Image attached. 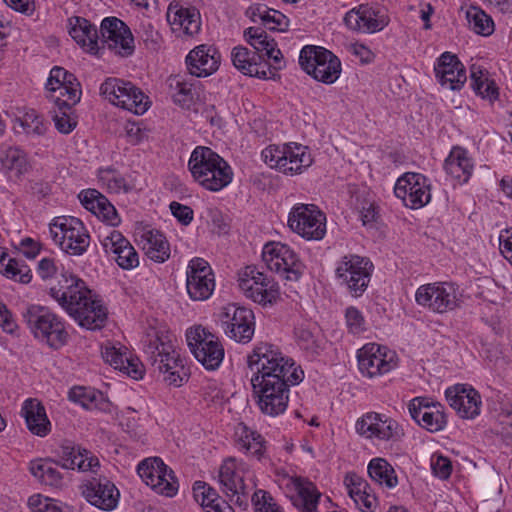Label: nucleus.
Listing matches in <instances>:
<instances>
[{
    "label": "nucleus",
    "instance_id": "473e14b6",
    "mask_svg": "<svg viewBox=\"0 0 512 512\" xmlns=\"http://www.w3.org/2000/svg\"><path fill=\"white\" fill-rule=\"evenodd\" d=\"M78 199L86 210L102 222L110 226H117L120 223L121 220L115 207L98 190L92 188L84 189L78 194Z\"/></svg>",
    "mask_w": 512,
    "mask_h": 512
},
{
    "label": "nucleus",
    "instance_id": "9b49d317",
    "mask_svg": "<svg viewBox=\"0 0 512 512\" xmlns=\"http://www.w3.org/2000/svg\"><path fill=\"white\" fill-rule=\"evenodd\" d=\"M218 322L224 334L237 343L247 344L254 337L255 314L248 307L229 303L220 309Z\"/></svg>",
    "mask_w": 512,
    "mask_h": 512
},
{
    "label": "nucleus",
    "instance_id": "603ef678",
    "mask_svg": "<svg viewBox=\"0 0 512 512\" xmlns=\"http://www.w3.org/2000/svg\"><path fill=\"white\" fill-rule=\"evenodd\" d=\"M179 487V480L175 472L167 465V471L164 472V469H161L159 478H155L151 490L157 495L173 498L178 494Z\"/></svg>",
    "mask_w": 512,
    "mask_h": 512
},
{
    "label": "nucleus",
    "instance_id": "13d9d810",
    "mask_svg": "<svg viewBox=\"0 0 512 512\" xmlns=\"http://www.w3.org/2000/svg\"><path fill=\"white\" fill-rule=\"evenodd\" d=\"M98 180L110 192L119 193L127 190L125 179L120 177L114 169H99Z\"/></svg>",
    "mask_w": 512,
    "mask_h": 512
},
{
    "label": "nucleus",
    "instance_id": "1a4fd4ad",
    "mask_svg": "<svg viewBox=\"0 0 512 512\" xmlns=\"http://www.w3.org/2000/svg\"><path fill=\"white\" fill-rule=\"evenodd\" d=\"M263 161L284 174H299L312 164L308 147L298 143L269 145L261 153Z\"/></svg>",
    "mask_w": 512,
    "mask_h": 512
},
{
    "label": "nucleus",
    "instance_id": "0eeeda50",
    "mask_svg": "<svg viewBox=\"0 0 512 512\" xmlns=\"http://www.w3.org/2000/svg\"><path fill=\"white\" fill-rule=\"evenodd\" d=\"M49 233L53 244L69 256H82L90 246L88 229L73 216L55 217L49 224Z\"/></svg>",
    "mask_w": 512,
    "mask_h": 512
},
{
    "label": "nucleus",
    "instance_id": "c9c22d12",
    "mask_svg": "<svg viewBox=\"0 0 512 512\" xmlns=\"http://www.w3.org/2000/svg\"><path fill=\"white\" fill-rule=\"evenodd\" d=\"M344 485L350 498L361 512H375L378 499L368 482L355 472H348Z\"/></svg>",
    "mask_w": 512,
    "mask_h": 512
},
{
    "label": "nucleus",
    "instance_id": "dca6fc26",
    "mask_svg": "<svg viewBox=\"0 0 512 512\" xmlns=\"http://www.w3.org/2000/svg\"><path fill=\"white\" fill-rule=\"evenodd\" d=\"M262 259L270 271L289 281H297L303 272L298 255L287 244L269 242L262 249Z\"/></svg>",
    "mask_w": 512,
    "mask_h": 512
},
{
    "label": "nucleus",
    "instance_id": "7ed1b4c3",
    "mask_svg": "<svg viewBox=\"0 0 512 512\" xmlns=\"http://www.w3.org/2000/svg\"><path fill=\"white\" fill-rule=\"evenodd\" d=\"M247 365L252 373L250 380H259L261 383L278 381L299 384L304 379V371L300 366L283 354L278 346L267 342L254 346L247 356Z\"/></svg>",
    "mask_w": 512,
    "mask_h": 512
},
{
    "label": "nucleus",
    "instance_id": "4c0bfd02",
    "mask_svg": "<svg viewBox=\"0 0 512 512\" xmlns=\"http://www.w3.org/2000/svg\"><path fill=\"white\" fill-rule=\"evenodd\" d=\"M69 34L85 52L91 55L100 54L101 45L98 40V30L87 19L82 17L70 18Z\"/></svg>",
    "mask_w": 512,
    "mask_h": 512
},
{
    "label": "nucleus",
    "instance_id": "8fccbe9b",
    "mask_svg": "<svg viewBox=\"0 0 512 512\" xmlns=\"http://www.w3.org/2000/svg\"><path fill=\"white\" fill-rule=\"evenodd\" d=\"M102 96L112 105L126 109L128 101V86L124 80L108 78L100 86Z\"/></svg>",
    "mask_w": 512,
    "mask_h": 512
},
{
    "label": "nucleus",
    "instance_id": "6e6d98bb",
    "mask_svg": "<svg viewBox=\"0 0 512 512\" xmlns=\"http://www.w3.org/2000/svg\"><path fill=\"white\" fill-rule=\"evenodd\" d=\"M18 121L23 131L31 137L43 136L49 127V123L35 110L27 111Z\"/></svg>",
    "mask_w": 512,
    "mask_h": 512
},
{
    "label": "nucleus",
    "instance_id": "ddd939ff",
    "mask_svg": "<svg viewBox=\"0 0 512 512\" xmlns=\"http://www.w3.org/2000/svg\"><path fill=\"white\" fill-rule=\"evenodd\" d=\"M190 351L207 370L217 369L224 359V347L220 339L202 326L186 331Z\"/></svg>",
    "mask_w": 512,
    "mask_h": 512
},
{
    "label": "nucleus",
    "instance_id": "0e129e2a",
    "mask_svg": "<svg viewBox=\"0 0 512 512\" xmlns=\"http://www.w3.org/2000/svg\"><path fill=\"white\" fill-rule=\"evenodd\" d=\"M31 512H62L58 502L52 498L34 494L28 499Z\"/></svg>",
    "mask_w": 512,
    "mask_h": 512
},
{
    "label": "nucleus",
    "instance_id": "c03bdc74",
    "mask_svg": "<svg viewBox=\"0 0 512 512\" xmlns=\"http://www.w3.org/2000/svg\"><path fill=\"white\" fill-rule=\"evenodd\" d=\"M470 85L477 95L481 96L483 99L489 100L490 102L496 101L499 97L497 84L494 80L489 78L488 72L480 66H471Z\"/></svg>",
    "mask_w": 512,
    "mask_h": 512
},
{
    "label": "nucleus",
    "instance_id": "6e6552de",
    "mask_svg": "<svg viewBox=\"0 0 512 512\" xmlns=\"http://www.w3.org/2000/svg\"><path fill=\"white\" fill-rule=\"evenodd\" d=\"M238 286L246 298L263 307L272 306L280 297L278 283L254 265L239 271Z\"/></svg>",
    "mask_w": 512,
    "mask_h": 512
},
{
    "label": "nucleus",
    "instance_id": "3c124183",
    "mask_svg": "<svg viewBox=\"0 0 512 512\" xmlns=\"http://www.w3.org/2000/svg\"><path fill=\"white\" fill-rule=\"evenodd\" d=\"M69 400L87 410L101 409L104 404L103 394L91 387L77 386L70 389Z\"/></svg>",
    "mask_w": 512,
    "mask_h": 512
},
{
    "label": "nucleus",
    "instance_id": "f3484780",
    "mask_svg": "<svg viewBox=\"0 0 512 512\" xmlns=\"http://www.w3.org/2000/svg\"><path fill=\"white\" fill-rule=\"evenodd\" d=\"M253 397L259 410L271 417L282 415L289 403L290 387L296 384L286 382H263L250 380Z\"/></svg>",
    "mask_w": 512,
    "mask_h": 512
},
{
    "label": "nucleus",
    "instance_id": "2f4dec72",
    "mask_svg": "<svg viewBox=\"0 0 512 512\" xmlns=\"http://www.w3.org/2000/svg\"><path fill=\"white\" fill-rule=\"evenodd\" d=\"M231 60L234 67L243 75L258 79H269L274 73L267 60H261V55L244 46H236L231 51Z\"/></svg>",
    "mask_w": 512,
    "mask_h": 512
},
{
    "label": "nucleus",
    "instance_id": "a19ab883",
    "mask_svg": "<svg viewBox=\"0 0 512 512\" xmlns=\"http://www.w3.org/2000/svg\"><path fill=\"white\" fill-rule=\"evenodd\" d=\"M192 490L195 501L205 512H235L232 506L206 482H194Z\"/></svg>",
    "mask_w": 512,
    "mask_h": 512
},
{
    "label": "nucleus",
    "instance_id": "9d476101",
    "mask_svg": "<svg viewBox=\"0 0 512 512\" xmlns=\"http://www.w3.org/2000/svg\"><path fill=\"white\" fill-rule=\"evenodd\" d=\"M299 64L307 74L325 84L334 83L341 73L339 58L320 46H304L300 51Z\"/></svg>",
    "mask_w": 512,
    "mask_h": 512
},
{
    "label": "nucleus",
    "instance_id": "58836bf2",
    "mask_svg": "<svg viewBox=\"0 0 512 512\" xmlns=\"http://www.w3.org/2000/svg\"><path fill=\"white\" fill-rule=\"evenodd\" d=\"M445 172L459 184H465L474 171V161L467 149L454 146L444 161Z\"/></svg>",
    "mask_w": 512,
    "mask_h": 512
},
{
    "label": "nucleus",
    "instance_id": "72a5a7b5",
    "mask_svg": "<svg viewBox=\"0 0 512 512\" xmlns=\"http://www.w3.org/2000/svg\"><path fill=\"white\" fill-rule=\"evenodd\" d=\"M245 40L254 48L256 55H261V60H272L273 69H281L283 64V55L277 48V43L270 38L266 31L261 27H249L244 31Z\"/></svg>",
    "mask_w": 512,
    "mask_h": 512
},
{
    "label": "nucleus",
    "instance_id": "5701e85b",
    "mask_svg": "<svg viewBox=\"0 0 512 512\" xmlns=\"http://www.w3.org/2000/svg\"><path fill=\"white\" fill-rule=\"evenodd\" d=\"M411 418L423 429L436 433L448 423L445 407L430 397H415L408 404Z\"/></svg>",
    "mask_w": 512,
    "mask_h": 512
},
{
    "label": "nucleus",
    "instance_id": "a211bd4d",
    "mask_svg": "<svg viewBox=\"0 0 512 512\" xmlns=\"http://www.w3.org/2000/svg\"><path fill=\"white\" fill-rule=\"evenodd\" d=\"M357 361L361 375L367 378L382 376L398 366L396 352L377 343H367L360 348Z\"/></svg>",
    "mask_w": 512,
    "mask_h": 512
},
{
    "label": "nucleus",
    "instance_id": "49530a36",
    "mask_svg": "<svg viewBox=\"0 0 512 512\" xmlns=\"http://www.w3.org/2000/svg\"><path fill=\"white\" fill-rule=\"evenodd\" d=\"M0 273L23 284L29 283L32 279L28 265L22 260L11 257L2 248H0Z\"/></svg>",
    "mask_w": 512,
    "mask_h": 512
},
{
    "label": "nucleus",
    "instance_id": "864d4df0",
    "mask_svg": "<svg viewBox=\"0 0 512 512\" xmlns=\"http://www.w3.org/2000/svg\"><path fill=\"white\" fill-rule=\"evenodd\" d=\"M469 28L476 34L489 36L494 32L492 18L478 7H470L466 12Z\"/></svg>",
    "mask_w": 512,
    "mask_h": 512
},
{
    "label": "nucleus",
    "instance_id": "052dcab7",
    "mask_svg": "<svg viewBox=\"0 0 512 512\" xmlns=\"http://www.w3.org/2000/svg\"><path fill=\"white\" fill-rule=\"evenodd\" d=\"M295 338L298 346L311 355L319 354L321 343L316 336L307 328L298 327L295 329Z\"/></svg>",
    "mask_w": 512,
    "mask_h": 512
},
{
    "label": "nucleus",
    "instance_id": "6ab92c4d",
    "mask_svg": "<svg viewBox=\"0 0 512 512\" xmlns=\"http://www.w3.org/2000/svg\"><path fill=\"white\" fill-rule=\"evenodd\" d=\"M415 301L435 313H446L459 305L458 289L448 282L421 285L416 290Z\"/></svg>",
    "mask_w": 512,
    "mask_h": 512
},
{
    "label": "nucleus",
    "instance_id": "774afa93",
    "mask_svg": "<svg viewBox=\"0 0 512 512\" xmlns=\"http://www.w3.org/2000/svg\"><path fill=\"white\" fill-rule=\"evenodd\" d=\"M170 211L172 215L182 224L189 225L194 217V212L191 207L183 205L179 202L173 201L170 203Z\"/></svg>",
    "mask_w": 512,
    "mask_h": 512
},
{
    "label": "nucleus",
    "instance_id": "4d7b16f0",
    "mask_svg": "<svg viewBox=\"0 0 512 512\" xmlns=\"http://www.w3.org/2000/svg\"><path fill=\"white\" fill-rule=\"evenodd\" d=\"M3 166L17 174H24L29 170L26 153L18 147H9L2 159Z\"/></svg>",
    "mask_w": 512,
    "mask_h": 512
},
{
    "label": "nucleus",
    "instance_id": "37998d69",
    "mask_svg": "<svg viewBox=\"0 0 512 512\" xmlns=\"http://www.w3.org/2000/svg\"><path fill=\"white\" fill-rule=\"evenodd\" d=\"M253 22H260L265 28L272 31H285L289 26L288 18L278 10L269 8L265 4H256L248 9Z\"/></svg>",
    "mask_w": 512,
    "mask_h": 512
},
{
    "label": "nucleus",
    "instance_id": "423d86ee",
    "mask_svg": "<svg viewBox=\"0 0 512 512\" xmlns=\"http://www.w3.org/2000/svg\"><path fill=\"white\" fill-rule=\"evenodd\" d=\"M374 271L370 258L348 253L335 262L334 275L338 285L352 297H361L367 290Z\"/></svg>",
    "mask_w": 512,
    "mask_h": 512
},
{
    "label": "nucleus",
    "instance_id": "ea45409f",
    "mask_svg": "<svg viewBox=\"0 0 512 512\" xmlns=\"http://www.w3.org/2000/svg\"><path fill=\"white\" fill-rule=\"evenodd\" d=\"M28 430L39 437L47 436L51 431V422L47 417L45 407L34 398L26 399L21 408Z\"/></svg>",
    "mask_w": 512,
    "mask_h": 512
},
{
    "label": "nucleus",
    "instance_id": "79ce46f5",
    "mask_svg": "<svg viewBox=\"0 0 512 512\" xmlns=\"http://www.w3.org/2000/svg\"><path fill=\"white\" fill-rule=\"evenodd\" d=\"M30 473L42 484L53 488H62L64 478L57 464L51 459H35L29 463Z\"/></svg>",
    "mask_w": 512,
    "mask_h": 512
},
{
    "label": "nucleus",
    "instance_id": "c85d7f7f",
    "mask_svg": "<svg viewBox=\"0 0 512 512\" xmlns=\"http://www.w3.org/2000/svg\"><path fill=\"white\" fill-rule=\"evenodd\" d=\"M220 63V52L215 46L208 44L194 47L185 58L188 72L198 78L214 74L219 69Z\"/></svg>",
    "mask_w": 512,
    "mask_h": 512
},
{
    "label": "nucleus",
    "instance_id": "4468645a",
    "mask_svg": "<svg viewBox=\"0 0 512 512\" xmlns=\"http://www.w3.org/2000/svg\"><path fill=\"white\" fill-rule=\"evenodd\" d=\"M289 228L306 240H321L326 234V216L313 204H295L288 215Z\"/></svg>",
    "mask_w": 512,
    "mask_h": 512
},
{
    "label": "nucleus",
    "instance_id": "412c9836",
    "mask_svg": "<svg viewBox=\"0 0 512 512\" xmlns=\"http://www.w3.org/2000/svg\"><path fill=\"white\" fill-rule=\"evenodd\" d=\"M394 194L406 207L422 208L431 200L430 180L421 173H404L395 183Z\"/></svg>",
    "mask_w": 512,
    "mask_h": 512
},
{
    "label": "nucleus",
    "instance_id": "09e8293b",
    "mask_svg": "<svg viewBox=\"0 0 512 512\" xmlns=\"http://www.w3.org/2000/svg\"><path fill=\"white\" fill-rule=\"evenodd\" d=\"M103 247L120 268L128 269V240L119 231H111L104 239Z\"/></svg>",
    "mask_w": 512,
    "mask_h": 512
},
{
    "label": "nucleus",
    "instance_id": "680f3d73",
    "mask_svg": "<svg viewBox=\"0 0 512 512\" xmlns=\"http://www.w3.org/2000/svg\"><path fill=\"white\" fill-rule=\"evenodd\" d=\"M151 105L150 97L140 88L130 84V113L143 115Z\"/></svg>",
    "mask_w": 512,
    "mask_h": 512
},
{
    "label": "nucleus",
    "instance_id": "e2e57ef3",
    "mask_svg": "<svg viewBox=\"0 0 512 512\" xmlns=\"http://www.w3.org/2000/svg\"><path fill=\"white\" fill-rule=\"evenodd\" d=\"M103 357L114 369L126 371L128 366V357L126 356V347L107 346Z\"/></svg>",
    "mask_w": 512,
    "mask_h": 512
},
{
    "label": "nucleus",
    "instance_id": "f8f14e48",
    "mask_svg": "<svg viewBox=\"0 0 512 512\" xmlns=\"http://www.w3.org/2000/svg\"><path fill=\"white\" fill-rule=\"evenodd\" d=\"M248 466L243 461L228 458L219 469L218 479L221 491L236 505L246 508L252 487L246 483Z\"/></svg>",
    "mask_w": 512,
    "mask_h": 512
},
{
    "label": "nucleus",
    "instance_id": "e433bc0d",
    "mask_svg": "<svg viewBox=\"0 0 512 512\" xmlns=\"http://www.w3.org/2000/svg\"><path fill=\"white\" fill-rule=\"evenodd\" d=\"M60 457L64 469L96 473L100 468L99 459L91 451L77 445H62Z\"/></svg>",
    "mask_w": 512,
    "mask_h": 512
},
{
    "label": "nucleus",
    "instance_id": "393cba45",
    "mask_svg": "<svg viewBox=\"0 0 512 512\" xmlns=\"http://www.w3.org/2000/svg\"><path fill=\"white\" fill-rule=\"evenodd\" d=\"M282 485L292 505L299 512H318L322 494L312 481L302 476L286 475L282 478Z\"/></svg>",
    "mask_w": 512,
    "mask_h": 512
},
{
    "label": "nucleus",
    "instance_id": "de8ad7c7",
    "mask_svg": "<svg viewBox=\"0 0 512 512\" xmlns=\"http://www.w3.org/2000/svg\"><path fill=\"white\" fill-rule=\"evenodd\" d=\"M369 477L380 486L392 489L397 486L398 478L393 466L384 458H373L367 467Z\"/></svg>",
    "mask_w": 512,
    "mask_h": 512
},
{
    "label": "nucleus",
    "instance_id": "2eb2a0df",
    "mask_svg": "<svg viewBox=\"0 0 512 512\" xmlns=\"http://www.w3.org/2000/svg\"><path fill=\"white\" fill-rule=\"evenodd\" d=\"M47 98L60 110L70 109L81 98V86L76 77L62 67L51 69L46 85Z\"/></svg>",
    "mask_w": 512,
    "mask_h": 512
},
{
    "label": "nucleus",
    "instance_id": "69168bd1",
    "mask_svg": "<svg viewBox=\"0 0 512 512\" xmlns=\"http://www.w3.org/2000/svg\"><path fill=\"white\" fill-rule=\"evenodd\" d=\"M62 266L59 261L54 257H43L37 263L36 273L44 280H51L59 272V267Z\"/></svg>",
    "mask_w": 512,
    "mask_h": 512
},
{
    "label": "nucleus",
    "instance_id": "a878e982",
    "mask_svg": "<svg viewBox=\"0 0 512 512\" xmlns=\"http://www.w3.org/2000/svg\"><path fill=\"white\" fill-rule=\"evenodd\" d=\"M186 289L193 301H204L215 289V277L210 264L203 258L194 257L186 269Z\"/></svg>",
    "mask_w": 512,
    "mask_h": 512
},
{
    "label": "nucleus",
    "instance_id": "4be33fe9",
    "mask_svg": "<svg viewBox=\"0 0 512 512\" xmlns=\"http://www.w3.org/2000/svg\"><path fill=\"white\" fill-rule=\"evenodd\" d=\"M389 22L387 10L379 5L361 4L344 16V23L350 30L367 34L382 31Z\"/></svg>",
    "mask_w": 512,
    "mask_h": 512
},
{
    "label": "nucleus",
    "instance_id": "7c9ffc66",
    "mask_svg": "<svg viewBox=\"0 0 512 512\" xmlns=\"http://www.w3.org/2000/svg\"><path fill=\"white\" fill-rule=\"evenodd\" d=\"M166 18L174 32L193 36L201 29V15L193 6H185L173 0L167 9Z\"/></svg>",
    "mask_w": 512,
    "mask_h": 512
},
{
    "label": "nucleus",
    "instance_id": "338daca9",
    "mask_svg": "<svg viewBox=\"0 0 512 512\" xmlns=\"http://www.w3.org/2000/svg\"><path fill=\"white\" fill-rule=\"evenodd\" d=\"M431 469L436 477L446 480L452 473V464L448 457L441 454H433L431 457Z\"/></svg>",
    "mask_w": 512,
    "mask_h": 512
},
{
    "label": "nucleus",
    "instance_id": "b1692460",
    "mask_svg": "<svg viewBox=\"0 0 512 512\" xmlns=\"http://www.w3.org/2000/svg\"><path fill=\"white\" fill-rule=\"evenodd\" d=\"M134 242L144 255L154 263L162 264L171 256V246L165 234L149 224L137 223Z\"/></svg>",
    "mask_w": 512,
    "mask_h": 512
},
{
    "label": "nucleus",
    "instance_id": "20e7f679",
    "mask_svg": "<svg viewBox=\"0 0 512 512\" xmlns=\"http://www.w3.org/2000/svg\"><path fill=\"white\" fill-rule=\"evenodd\" d=\"M187 166L193 180L211 192L221 191L233 180L234 174L229 163L207 146H196Z\"/></svg>",
    "mask_w": 512,
    "mask_h": 512
},
{
    "label": "nucleus",
    "instance_id": "f257e3e1",
    "mask_svg": "<svg viewBox=\"0 0 512 512\" xmlns=\"http://www.w3.org/2000/svg\"><path fill=\"white\" fill-rule=\"evenodd\" d=\"M141 344L151 365L164 375L168 385L180 387L188 380V369L177 339L164 322L154 318L147 320Z\"/></svg>",
    "mask_w": 512,
    "mask_h": 512
},
{
    "label": "nucleus",
    "instance_id": "f704fd0d",
    "mask_svg": "<svg viewBox=\"0 0 512 512\" xmlns=\"http://www.w3.org/2000/svg\"><path fill=\"white\" fill-rule=\"evenodd\" d=\"M100 32L101 50L107 47L121 56L128 53V27L125 22L116 17H106L101 22Z\"/></svg>",
    "mask_w": 512,
    "mask_h": 512
},
{
    "label": "nucleus",
    "instance_id": "f03ea898",
    "mask_svg": "<svg viewBox=\"0 0 512 512\" xmlns=\"http://www.w3.org/2000/svg\"><path fill=\"white\" fill-rule=\"evenodd\" d=\"M49 295L84 328H100L106 319V308L101 300L72 273L62 270L60 278L50 287Z\"/></svg>",
    "mask_w": 512,
    "mask_h": 512
},
{
    "label": "nucleus",
    "instance_id": "bf43d9fd",
    "mask_svg": "<svg viewBox=\"0 0 512 512\" xmlns=\"http://www.w3.org/2000/svg\"><path fill=\"white\" fill-rule=\"evenodd\" d=\"M345 323L348 332L352 335H360L367 330L366 320L363 313L354 306L346 308Z\"/></svg>",
    "mask_w": 512,
    "mask_h": 512
},
{
    "label": "nucleus",
    "instance_id": "39448f33",
    "mask_svg": "<svg viewBox=\"0 0 512 512\" xmlns=\"http://www.w3.org/2000/svg\"><path fill=\"white\" fill-rule=\"evenodd\" d=\"M23 318L34 338L51 349L58 350L67 344L69 333L65 322L48 308L31 305Z\"/></svg>",
    "mask_w": 512,
    "mask_h": 512
},
{
    "label": "nucleus",
    "instance_id": "5fc2aeb1",
    "mask_svg": "<svg viewBox=\"0 0 512 512\" xmlns=\"http://www.w3.org/2000/svg\"><path fill=\"white\" fill-rule=\"evenodd\" d=\"M161 469L167 471V464L160 457H148L143 459L136 468L138 476L148 486L152 487L155 478H159Z\"/></svg>",
    "mask_w": 512,
    "mask_h": 512
},
{
    "label": "nucleus",
    "instance_id": "c756f323",
    "mask_svg": "<svg viewBox=\"0 0 512 512\" xmlns=\"http://www.w3.org/2000/svg\"><path fill=\"white\" fill-rule=\"evenodd\" d=\"M434 72L442 87L459 91L467 81L466 70L459 58L451 52H444L436 60Z\"/></svg>",
    "mask_w": 512,
    "mask_h": 512
},
{
    "label": "nucleus",
    "instance_id": "bb28decb",
    "mask_svg": "<svg viewBox=\"0 0 512 512\" xmlns=\"http://www.w3.org/2000/svg\"><path fill=\"white\" fill-rule=\"evenodd\" d=\"M81 495L91 505L103 511L114 510L119 503L120 492L107 477H93L80 485Z\"/></svg>",
    "mask_w": 512,
    "mask_h": 512
},
{
    "label": "nucleus",
    "instance_id": "aec40b11",
    "mask_svg": "<svg viewBox=\"0 0 512 512\" xmlns=\"http://www.w3.org/2000/svg\"><path fill=\"white\" fill-rule=\"evenodd\" d=\"M355 428L361 436L386 442H399L405 435L395 419L376 412L364 414L357 420Z\"/></svg>",
    "mask_w": 512,
    "mask_h": 512
},
{
    "label": "nucleus",
    "instance_id": "a18cd8bd",
    "mask_svg": "<svg viewBox=\"0 0 512 512\" xmlns=\"http://www.w3.org/2000/svg\"><path fill=\"white\" fill-rule=\"evenodd\" d=\"M237 448L247 455L260 460L264 453V439L257 431L240 424L236 430Z\"/></svg>",
    "mask_w": 512,
    "mask_h": 512
},
{
    "label": "nucleus",
    "instance_id": "cd10ccee",
    "mask_svg": "<svg viewBox=\"0 0 512 512\" xmlns=\"http://www.w3.org/2000/svg\"><path fill=\"white\" fill-rule=\"evenodd\" d=\"M445 397L452 409L462 419H475L482 409L480 393L468 384H456L445 391Z\"/></svg>",
    "mask_w": 512,
    "mask_h": 512
}]
</instances>
